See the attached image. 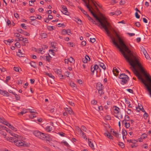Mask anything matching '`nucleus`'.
Here are the masks:
<instances>
[{
	"instance_id": "1",
	"label": "nucleus",
	"mask_w": 151,
	"mask_h": 151,
	"mask_svg": "<svg viewBox=\"0 0 151 151\" xmlns=\"http://www.w3.org/2000/svg\"><path fill=\"white\" fill-rule=\"evenodd\" d=\"M85 3V6L87 7L89 11L92 15L93 17L96 19V20L100 23V24L98 25L101 29H104L108 35L109 36L112 41V38H115L111 35L109 30H110L111 27L110 24L104 17L101 19L96 14H95L92 10L93 9L92 7L89 4V3L90 1L93 4L97 10H98V9L95 3L93 0H82Z\"/></svg>"
},
{
	"instance_id": "2",
	"label": "nucleus",
	"mask_w": 151,
	"mask_h": 151,
	"mask_svg": "<svg viewBox=\"0 0 151 151\" xmlns=\"http://www.w3.org/2000/svg\"><path fill=\"white\" fill-rule=\"evenodd\" d=\"M112 42L113 44L119 49L120 51L127 61L129 63L130 65L134 68H135L136 65L138 64L139 62L132 51L129 49V50H126L124 51L115 41V38H112Z\"/></svg>"
},
{
	"instance_id": "3",
	"label": "nucleus",
	"mask_w": 151,
	"mask_h": 151,
	"mask_svg": "<svg viewBox=\"0 0 151 151\" xmlns=\"http://www.w3.org/2000/svg\"><path fill=\"white\" fill-rule=\"evenodd\" d=\"M136 76L138 77L139 79L141 80L142 82L144 84L145 86L146 87L147 91H148L151 89V83L150 81H151V78L150 76H149L147 74H146L145 75L146 79L147 81L148 82V83H146L145 81L142 78L140 74H139V75H138Z\"/></svg>"
},
{
	"instance_id": "4",
	"label": "nucleus",
	"mask_w": 151,
	"mask_h": 151,
	"mask_svg": "<svg viewBox=\"0 0 151 151\" xmlns=\"http://www.w3.org/2000/svg\"><path fill=\"white\" fill-rule=\"evenodd\" d=\"M20 136L17 137L16 139L15 140V145L18 146H23L24 147H29L30 146V144L26 143L22 140H21L20 138Z\"/></svg>"
},
{
	"instance_id": "5",
	"label": "nucleus",
	"mask_w": 151,
	"mask_h": 151,
	"mask_svg": "<svg viewBox=\"0 0 151 151\" xmlns=\"http://www.w3.org/2000/svg\"><path fill=\"white\" fill-rule=\"evenodd\" d=\"M115 32L116 34V37L118 40L121 46V47L120 46V47L124 51H125L126 50H129L128 47L125 44L121 38L119 37V35L116 32Z\"/></svg>"
},
{
	"instance_id": "6",
	"label": "nucleus",
	"mask_w": 151,
	"mask_h": 151,
	"mask_svg": "<svg viewBox=\"0 0 151 151\" xmlns=\"http://www.w3.org/2000/svg\"><path fill=\"white\" fill-rule=\"evenodd\" d=\"M118 78L122 79L121 83L123 85L127 83L129 80V77L124 73L120 74L118 76Z\"/></svg>"
},
{
	"instance_id": "7",
	"label": "nucleus",
	"mask_w": 151,
	"mask_h": 151,
	"mask_svg": "<svg viewBox=\"0 0 151 151\" xmlns=\"http://www.w3.org/2000/svg\"><path fill=\"white\" fill-rule=\"evenodd\" d=\"M104 88V87L103 86V85L101 83L99 82L96 85V88L98 90V92L101 90H103Z\"/></svg>"
},
{
	"instance_id": "8",
	"label": "nucleus",
	"mask_w": 151,
	"mask_h": 151,
	"mask_svg": "<svg viewBox=\"0 0 151 151\" xmlns=\"http://www.w3.org/2000/svg\"><path fill=\"white\" fill-rule=\"evenodd\" d=\"M99 69V66L97 65H95L93 66V65H91V71L92 72L93 74L96 71V73H97V70Z\"/></svg>"
},
{
	"instance_id": "9",
	"label": "nucleus",
	"mask_w": 151,
	"mask_h": 151,
	"mask_svg": "<svg viewBox=\"0 0 151 151\" xmlns=\"http://www.w3.org/2000/svg\"><path fill=\"white\" fill-rule=\"evenodd\" d=\"M13 136H12L13 137H10L9 138V141L10 142H14L15 144V140L16 139V138L17 137H19V135L16 134H13Z\"/></svg>"
},
{
	"instance_id": "10",
	"label": "nucleus",
	"mask_w": 151,
	"mask_h": 151,
	"mask_svg": "<svg viewBox=\"0 0 151 151\" xmlns=\"http://www.w3.org/2000/svg\"><path fill=\"white\" fill-rule=\"evenodd\" d=\"M113 72L114 75L115 76H117L119 73V71L118 70L117 68L116 67H114L113 68Z\"/></svg>"
},
{
	"instance_id": "11",
	"label": "nucleus",
	"mask_w": 151,
	"mask_h": 151,
	"mask_svg": "<svg viewBox=\"0 0 151 151\" xmlns=\"http://www.w3.org/2000/svg\"><path fill=\"white\" fill-rule=\"evenodd\" d=\"M0 94L3 95L4 96H9V93L6 91L0 90Z\"/></svg>"
},
{
	"instance_id": "12",
	"label": "nucleus",
	"mask_w": 151,
	"mask_h": 151,
	"mask_svg": "<svg viewBox=\"0 0 151 151\" xmlns=\"http://www.w3.org/2000/svg\"><path fill=\"white\" fill-rule=\"evenodd\" d=\"M6 125L8 126L9 128L11 129H12L14 131H16L17 130V129L16 128L14 127L13 126H12L8 122H7V123H6V124H5Z\"/></svg>"
},
{
	"instance_id": "13",
	"label": "nucleus",
	"mask_w": 151,
	"mask_h": 151,
	"mask_svg": "<svg viewBox=\"0 0 151 151\" xmlns=\"http://www.w3.org/2000/svg\"><path fill=\"white\" fill-rule=\"evenodd\" d=\"M65 110L66 111H68L70 115L73 114V112L71 108H66L65 109Z\"/></svg>"
},
{
	"instance_id": "14",
	"label": "nucleus",
	"mask_w": 151,
	"mask_h": 151,
	"mask_svg": "<svg viewBox=\"0 0 151 151\" xmlns=\"http://www.w3.org/2000/svg\"><path fill=\"white\" fill-rule=\"evenodd\" d=\"M30 20L31 21L29 23L33 25H34V24L32 23V21H35L37 22V21L36 19V17L34 16H31L30 17Z\"/></svg>"
},
{
	"instance_id": "15",
	"label": "nucleus",
	"mask_w": 151,
	"mask_h": 151,
	"mask_svg": "<svg viewBox=\"0 0 151 151\" xmlns=\"http://www.w3.org/2000/svg\"><path fill=\"white\" fill-rule=\"evenodd\" d=\"M104 135L108 137L110 139H113V137L112 136L111 134L107 132V133H105Z\"/></svg>"
},
{
	"instance_id": "16",
	"label": "nucleus",
	"mask_w": 151,
	"mask_h": 151,
	"mask_svg": "<svg viewBox=\"0 0 151 151\" xmlns=\"http://www.w3.org/2000/svg\"><path fill=\"white\" fill-rule=\"evenodd\" d=\"M62 7L63 9V10L64 13L62 11V12L63 13V14H64L68 15L66 13L68 12L67 9L66 7V6L64 5H62Z\"/></svg>"
},
{
	"instance_id": "17",
	"label": "nucleus",
	"mask_w": 151,
	"mask_h": 151,
	"mask_svg": "<svg viewBox=\"0 0 151 151\" xmlns=\"http://www.w3.org/2000/svg\"><path fill=\"white\" fill-rule=\"evenodd\" d=\"M41 132L37 131H35L34 132V134L36 137L40 138V136Z\"/></svg>"
},
{
	"instance_id": "18",
	"label": "nucleus",
	"mask_w": 151,
	"mask_h": 151,
	"mask_svg": "<svg viewBox=\"0 0 151 151\" xmlns=\"http://www.w3.org/2000/svg\"><path fill=\"white\" fill-rule=\"evenodd\" d=\"M68 62H70V63H73L75 62L74 59L72 57H70L69 59H67V64H68Z\"/></svg>"
},
{
	"instance_id": "19",
	"label": "nucleus",
	"mask_w": 151,
	"mask_h": 151,
	"mask_svg": "<svg viewBox=\"0 0 151 151\" xmlns=\"http://www.w3.org/2000/svg\"><path fill=\"white\" fill-rule=\"evenodd\" d=\"M17 55L19 57H22L24 56V55L22 53L21 50L19 49L18 52L17 53Z\"/></svg>"
},
{
	"instance_id": "20",
	"label": "nucleus",
	"mask_w": 151,
	"mask_h": 151,
	"mask_svg": "<svg viewBox=\"0 0 151 151\" xmlns=\"http://www.w3.org/2000/svg\"><path fill=\"white\" fill-rule=\"evenodd\" d=\"M47 135V134H45L41 132L40 138L42 139H45Z\"/></svg>"
},
{
	"instance_id": "21",
	"label": "nucleus",
	"mask_w": 151,
	"mask_h": 151,
	"mask_svg": "<svg viewBox=\"0 0 151 151\" xmlns=\"http://www.w3.org/2000/svg\"><path fill=\"white\" fill-rule=\"evenodd\" d=\"M40 36L42 38H45L47 37V35L46 33L44 32L41 33Z\"/></svg>"
},
{
	"instance_id": "22",
	"label": "nucleus",
	"mask_w": 151,
	"mask_h": 151,
	"mask_svg": "<svg viewBox=\"0 0 151 151\" xmlns=\"http://www.w3.org/2000/svg\"><path fill=\"white\" fill-rule=\"evenodd\" d=\"M55 72L57 74L59 75V76H61V69H55Z\"/></svg>"
},
{
	"instance_id": "23",
	"label": "nucleus",
	"mask_w": 151,
	"mask_h": 151,
	"mask_svg": "<svg viewBox=\"0 0 151 151\" xmlns=\"http://www.w3.org/2000/svg\"><path fill=\"white\" fill-rule=\"evenodd\" d=\"M0 122L3 123L4 124H6V123H7V121L4 118H1V117H0Z\"/></svg>"
},
{
	"instance_id": "24",
	"label": "nucleus",
	"mask_w": 151,
	"mask_h": 151,
	"mask_svg": "<svg viewBox=\"0 0 151 151\" xmlns=\"http://www.w3.org/2000/svg\"><path fill=\"white\" fill-rule=\"evenodd\" d=\"M45 130L47 132H50L52 130V127L50 126H47L46 127Z\"/></svg>"
},
{
	"instance_id": "25",
	"label": "nucleus",
	"mask_w": 151,
	"mask_h": 151,
	"mask_svg": "<svg viewBox=\"0 0 151 151\" xmlns=\"http://www.w3.org/2000/svg\"><path fill=\"white\" fill-rule=\"evenodd\" d=\"M113 108H114V110L115 111L114 113L116 114H118L119 113V108L116 106H114Z\"/></svg>"
},
{
	"instance_id": "26",
	"label": "nucleus",
	"mask_w": 151,
	"mask_h": 151,
	"mask_svg": "<svg viewBox=\"0 0 151 151\" xmlns=\"http://www.w3.org/2000/svg\"><path fill=\"white\" fill-rule=\"evenodd\" d=\"M122 134H123V138L124 139V136L127 134V133L126 130L124 129H123L122 131Z\"/></svg>"
},
{
	"instance_id": "27",
	"label": "nucleus",
	"mask_w": 151,
	"mask_h": 151,
	"mask_svg": "<svg viewBox=\"0 0 151 151\" xmlns=\"http://www.w3.org/2000/svg\"><path fill=\"white\" fill-rule=\"evenodd\" d=\"M80 134L83 138L87 139V138L86 137L85 134L82 131H81V132H80Z\"/></svg>"
},
{
	"instance_id": "28",
	"label": "nucleus",
	"mask_w": 151,
	"mask_h": 151,
	"mask_svg": "<svg viewBox=\"0 0 151 151\" xmlns=\"http://www.w3.org/2000/svg\"><path fill=\"white\" fill-rule=\"evenodd\" d=\"M142 108L139 107V110H138V107H136V110L138 112H139L140 110H141L143 112H145V111L143 107L142 106H141Z\"/></svg>"
},
{
	"instance_id": "29",
	"label": "nucleus",
	"mask_w": 151,
	"mask_h": 151,
	"mask_svg": "<svg viewBox=\"0 0 151 151\" xmlns=\"http://www.w3.org/2000/svg\"><path fill=\"white\" fill-rule=\"evenodd\" d=\"M86 17H88V19L89 21H91L92 22H95V21L93 19L90 17L88 14L87 15Z\"/></svg>"
},
{
	"instance_id": "30",
	"label": "nucleus",
	"mask_w": 151,
	"mask_h": 151,
	"mask_svg": "<svg viewBox=\"0 0 151 151\" xmlns=\"http://www.w3.org/2000/svg\"><path fill=\"white\" fill-rule=\"evenodd\" d=\"M19 39V40H21V41H22L23 42H26V43H28V40L27 39V38H22V40H20L19 39V38H18Z\"/></svg>"
},
{
	"instance_id": "31",
	"label": "nucleus",
	"mask_w": 151,
	"mask_h": 151,
	"mask_svg": "<svg viewBox=\"0 0 151 151\" xmlns=\"http://www.w3.org/2000/svg\"><path fill=\"white\" fill-rule=\"evenodd\" d=\"M14 95H15L16 99L17 100H19L20 99V97L16 93H14Z\"/></svg>"
},
{
	"instance_id": "32",
	"label": "nucleus",
	"mask_w": 151,
	"mask_h": 151,
	"mask_svg": "<svg viewBox=\"0 0 151 151\" xmlns=\"http://www.w3.org/2000/svg\"><path fill=\"white\" fill-rule=\"evenodd\" d=\"M61 143H63L64 145L68 147H69L70 146L68 144L66 141H62L61 142Z\"/></svg>"
},
{
	"instance_id": "33",
	"label": "nucleus",
	"mask_w": 151,
	"mask_h": 151,
	"mask_svg": "<svg viewBox=\"0 0 151 151\" xmlns=\"http://www.w3.org/2000/svg\"><path fill=\"white\" fill-rule=\"evenodd\" d=\"M118 145L122 148H124L125 147L124 144L123 142H119Z\"/></svg>"
},
{
	"instance_id": "34",
	"label": "nucleus",
	"mask_w": 151,
	"mask_h": 151,
	"mask_svg": "<svg viewBox=\"0 0 151 151\" xmlns=\"http://www.w3.org/2000/svg\"><path fill=\"white\" fill-rule=\"evenodd\" d=\"M45 74L53 79H54L55 78L54 76H53L51 73H46Z\"/></svg>"
},
{
	"instance_id": "35",
	"label": "nucleus",
	"mask_w": 151,
	"mask_h": 151,
	"mask_svg": "<svg viewBox=\"0 0 151 151\" xmlns=\"http://www.w3.org/2000/svg\"><path fill=\"white\" fill-rule=\"evenodd\" d=\"M134 69V73L135 74V75L136 76H137V75H139L140 73L137 71V70L135 68Z\"/></svg>"
},
{
	"instance_id": "36",
	"label": "nucleus",
	"mask_w": 151,
	"mask_h": 151,
	"mask_svg": "<svg viewBox=\"0 0 151 151\" xmlns=\"http://www.w3.org/2000/svg\"><path fill=\"white\" fill-rule=\"evenodd\" d=\"M7 129H6V131L8 132H9V133L11 135H12V136H13V134H15V133H13L12 131H11V130H10L9 129H8V128H6Z\"/></svg>"
},
{
	"instance_id": "37",
	"label": "nucleus",
	"mask_w": 151,
	"mask_h": 151,
	"mask_svg": "<svg viewBox=\"0 0 151 151\" xmlns=\"http://www.w3.org/2000/svg\"><path fill=\"white\" fill-rule=\"evenodd\" d=\"M62 32L63 35L67 34L68 33V31L64 29L62 30Z\"/></svg>"
},
{
	"instance_id": "38",
	"label": "nucleus",
	"mask_w": 151,
	"mask_h": 151,
	"mask_svg": "<svg viewBox=\"0 0 151 151\" xmlns=\"http://www.w3.org/2000/svg\"><path fill=\"white\" fill-rule=\"evenodd\" d=\"M130 126V124L129 123L125 122V127L126 128H128Z\"/></svg>"
},
{
	"instance_id": "39",
	"label": "nucleus",
	"mask_w": 151,
	"mask_h": 151,
	"mask_svg": "<svg viewBox=\"0 0 151 151\" xmlns=\"http://www.w3.org/2000/svg\"><path fill=\"white\" fill-rule=\"evenodd\" d=\"M97 101L95 100H93L91 101V104L93 105H95L97 104Z\"/></svg>"
},
{
	"instance_id": "40",
	"label": "nucleus",
	"mask_w": 151,
	"mask_h": 151,
	"mask_svg": "<svg viewBox=\"0 0 151 151\" xmlns=\"http://www.w3.org/2000/svg\"><path fill=\"white\" fill-rule=\"evenodd\" d=\"M70 85L71 86L73 87V88H76V85L73 82H71L70 83Z\"/></svg>"
},
{
	"instance_id": "41",
	"label": "nucleus",
	"mask_w": 151,
	"mask_h": 151,
	"mask_svg": "<svg viewBox=\"0 0 151 151\" xmlns=\"http://www.w3.org/2000/svg\"><path fill=\"white\" fill-rule=\"evenodd\" d=\"M15 46L17 48H20L21 46L20 43L19 42H17L15 44Z\"/></svg>"
},
{
	"instance_id": "42",
	"label": "nucleus",
	"mask_w": 151,
	"mask_h": 151,
	"mask_svg": "<svg viewBox=\"0 0 151 151\" xmlns=\"http://www.w3.org/2000/svg\"><path fill=\"white\" fill-rule=\"evenodd\" d=\"M76 21L79 24H81V20L78 18H77L76 19Z\"/></svg>"
},
{
	"instance_id": "43",
	"label": "nucleus",
	"mask_w": 151,
	"mask_h": 151,
	"mask_svg": "<svg viewBox=\"0 0 151 151\" xmlns=\"http://www.w3.org/2000/svg\"><path fill=\"white\" fill-rule=\"evenodd\" d=\"M14 41V40L13 39H9L8 40H6L5 41H4V42L5 43H6V42H7V43H8L9 42V43H11L12 42Z\"/></svg>"
},
{
	"instance_id": "44",
	"label": "nucleus",
	"mask_w": 151,
	"mask_h": 151,
	"mask_svg": "<svg viewBox=\"0 0 151 151\" xmlns=\"http://www.w3.org/2000/svg\"><path fill=\"white\" fill-rule=\"evenodd\" d=\"M81 129L82 131L83 130L85 132H86L87 129L84 126H82Z\"/></svg>"
},
{
	"instance_id": "45",
	"label": "nucleus",
	"mask_w": 151,
	"mask_h": 151,
	"mask_svg": "<svg viewBox=\"0 0 151 151\" xmlns=\"http://www.w3.org/2000/svg\"><path fill=\"white\" fill-rule=\"evenodd\" d=\"M113 132L114 133L113 134V135L114 136L116 137H119V134L118 133H117L116 132H115L113 131Z\"/></svg>"
},
{
	"instance_id": "46",
	"label": "nucleus",
	"mask_w": 151,
	"mask_h": 151,
	"mask_svg": "<svg viewBox=\"0 0 151 151\" xmlns=\"http://www.w3.org/2000/svg\"><path fill=\"white\" fill-rule=\"evenodd\" d=\"M48 56H46V60L49 62L50 61V58H51V57L49 54H48Z\"/></svg>"
},
{
	"instance_id": "47",
	"label": "nucleus",
	"mask_w": 151,
	"mask_h": 151,
	"mask_svg": "<svg viewBox=\"0 0 151 151\" xmlns=\"http://www.w3.org/2000/svg\"><path fill=\"white\" fill-rule=\"evenodd\" d=\"M32 63H33V64H32L31 63H30V64L31 66L34 67V68H36V64H35V63L33 61H32Z\"/></svg>"
},
{
	"instance_id": "48",
	"label": "nucleus",
	"mask_w": 151,
	"mask_h": 151,
	"mask_svg": "<svg viewBox=\"0 0 151 151\" xmlns=\"http://www.w3.org/2000/svg\"><path fill=\"white\" fill-rule=\"evenodd\" d=\"M26 110L27 109H23L22 111H21L20 112V114L22 115H23L24 114L26 113H27Z\"/></svg>"
},
{
	"instance_id": "49",
	"label": "nucleus",
	"mask_w": 151,
	"mask_h": 151,
	"mask_svg": "<svg viewBox=\"0 0 151 151\" xmlns=\"http://www.w3.org/2000/svg\"><path fill=\"white\" fill-rule=\"evenodd\" d=\"M53 51V50H49V52H51V53H50L51 54H52V55H54V56H55V53L53 51Z\"/></svg>"
},
{
	"instance_id": "50",
	"label": "nucleus",
	"mask_w": 151,
	"mask_h": 151,
	"mask_svg": "<svg viewBox=\"0 0 151 151\" xmlns=\"http://www.w3.org/2000/svg\"><path fill=\"white\" fill-rule=\"evenodd\" d=\"M141 51L143 52H144L145 53H147V51L145 50V49L144 47H141Z\"/></svg>"
},
{
	"instance_id": "51",
	"label": "nucleus",
	"mask_w": 151,
	"mask_h": 151,
	"mask_svg": "<svg viewBox=\"0 0 151 151\" xmlns=\"http://www.w3.org/2000/svg\"><path fill=\"white\" fill-rule=\"evenodd\" d=\"M45 138L46 139V141H49V142L51 139V138L48 136V134H47V135H46V137Z\"/></svg>"
},
{
	"instance_id": "52",
	"label": "nucleus",
	"mask_w": 151,
	"mask_h": 151,
	"mask_svg": "<svg viewBox=\"0 0 151 151\" xmlns=\"http://www.w3.org/2000/svg\"><path fill=\"white\" fill-rule=\"evenodd\" d=\"M106 119L108 120H109L111 119V117L109 115H107L105 116Z\"/></svg>"
},
{
	"instance_id": "53",
	"label": "nucleus",
	"mask_w": 151,
	"mask_h": 151,
	"mask_svg": "<svg viewBox=\"0 0 151 151\" xmlns=\"http://www.w3.org/2000/svg\"><path fill=\"white\" fill-rule=\"evenodd\" d=\"M54 27L53 26H49L47 27V28L50 30H52L53 29H54Z\"/></svg>"
},
{
	"instance_id": "54",
	"label": "nucleus",
	"mask_w": 151,
	"mask_h": 151,
	"mask_svg": "<svg viewBox=\"0 0 151 151\" xmlns=\"http://www.w3.org/2000/svg\"><path fill=\"white\" fill-rule=\"evenodd\" d=\"M143 54L145 56V57L147 59H148L149 58V55L147 53H147H145L144 52H143Z\"/></svg>"
},
{
	"instance_id": "55",
	"label": "nucleus",
	"mask_w": 151,
	"mask_h": 151,
	"mask_svg": "<svg viewBox=\"0 0 151 151\" xmlns=\"http://www.w3.org/2000/svg\"><path fill=\"white\" fill-rule=\"evenodd\" d=\"M135 25L136 26L138 27H139L140 26V24L139 22L135 23Z\"/></svg>"
},
{
	"instance_id": "56",
	"label": "nucleus",
	"mask_w": 151,
	"mask_h": 151,
	"mask_svg": "<svg viewBox=\"0 0 151 151\" xmlns=\"http://www.w3.org/2000/svg\"><path fill=\"white\" fill-rule=\"evenodd\" d=\"M13 69L15 71H16V72H19V68L17 67H14Z\"/></svg>"
},
{
	"instance_id": "57",
	"label": "nucleus",
	"mask_w": 151,
	"mask_h": 151,
	"mask_svg": "<svg viewBox=\"0 0 151 151\" xmlns=\"http://www.w3.org/2000/svg\"><path fill=\"white\" fill-rule=\"evenodd\" d=\"M135 16L136 17L137 19H139L140 18V15H139L137 12H136L135 13Z\"/></svg>"
},
{
	"instance_id": "58",
	"label": "nucleus",
	"mask_w": 151,
	"mask_h": 151,
	"mask_svg": "<svg viewBox=\"0 0 151 151\" xmlns=\"http://www.w3.org/2000/svg\"><path fill=\"white\" fill-rule=\"evenodd\" d=\"M84 58L86 59V60H87V61L88 60L89 61L90 60V58L89 56L87 55H86L85 56V58Z\"/></svg>"
},
{
	"instance_id": "59",
	"label": "nucleus",
	"mask_w": 151,
	"mask_h": 151,
	"mask_svg": "<svg viewBox=\"0 0 151 151\" xmlns=\"http://www.w3.org/2000/svg\"><path fill=\"white\" fill-rule=\"evenodd\" d=\"M59 134L62 137H65V134L63 132H60Z\"/></svg>"
},
{
	"instance_id": "60",
	"label": "nucleus",
	"mask_w": 151,
	"mask_h": 151,
	"mask_svg": "<svg viewBox=\"0 0 151 151\" xmlns=\"http://www.w3.org/2000/svg\"><path fill=\"white\" fill-rule=\"evenodd\" d=\"M90 41L92 43H93L96 41V40L94 38H90Z\"/></svg>"
},
{
	"instance_id": "61",
	"label": "nucleus",
	"mask_w": 151,
	"mask_h": 151,
	"mask_svg": "<svg viewBox=\"0 0 151 151\" xmlns=\"http://www.w3.org/2000/svg\"><path fill=\"white\" fill-rule=\"evenodd\" d=\"M23 34H24V35H25V36H29L30 35L29 34L27 33V32H23Z\"/></svg>"
},
{
	"instance_id": "62",
	"label": "nucleus",
	"mask_w": 151,
	"mask_h": 151,
	"mask_svg": "<svg viewBox=\"0 0 151 151\" xmlns=\"http://www.w3.org/2000/svg\"><path fill=\"white\" fill-rule=\"evenodd\" d=\"M115 14L116 15H118L121 14V12L119 10L115 12Z\"/></svg>"
},
{
	"instance_id": "63",
	"label": "nucleus",
	"mask_w": 151,
	"mask_h": 151,
	"mask_svg": "<svg viewBox=\"0 0 151 151\" xmlns=\"http://www.w3.org/2000/svg\"><path fill=\"white\" fill-rule=\"evenodd\" d=\"M17 31L18 32H19L20 33H23L24 32L23 30L21 29H17Z\"/></svg>"
},
{
	"instance_id": "64",
	"label": "nucleus",
	"mask_w": 151,
	"mask_h": 151,
	"mask_svg": "<svg viewBox=\"0 0 151 151\" xmlns=\"http://www.w3.org/2000/svg\"><path fill=\"white\" fill-rule=\"evenodd\" d=\"M0 133L2 135H3L4 136H5L6 134V133L5 132H3V131H1L0 132Z\"/></svg>"
}]
</instances>
